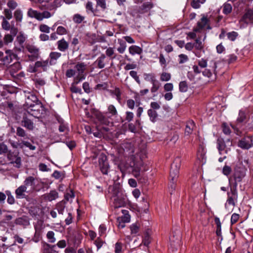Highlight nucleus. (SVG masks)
<instances>
[{
	"mask_svg": "<svg viewBox=\"0 0 253 253\" xmlns=\"http://www.w3.org/2000/svg\"><path fill=\"white\" fill-rule=\"evenodd\" d=\"M153 6V4L151 1L144 2L136 10L140 14L148 12Z\"/></svg>",
	"mask_w": 253,
	"mask_h": 253,
	"instance_id": "nucleus-17",
	"label": "nucleus"
},
{
	"mask_svg": "<svg viewBox=\"0 0 253 253\" xmlns=\"http://www.w3.org/2000/svg\"><path fill=\"white\" fill-rule=\"evenodd\" d=\"M95 116L97 121L101 125L109 126H112L113 124V123L109 121L101 112H96L95 113Z\"/></svg>",
	"mask_w": 253,
	"mask_h": 253,
	"instance_id": "nucleus-15",
	"label": "nucleus"
},
{
	"mask_svg": "<svg viewBox=\"0 0 253 253\" xmlns=\"http://www.w3.org/2000/svg\"><path fill=\"white\" fill-rule=\"evenodd\" d=\"M240 22H244L246 24L253 22V10H249L242 17Z\"/></svg>",
	"mask_w": 253,
	"mask_h": 253,
	"instance_id": "nucleus-22",
	"label": "nucleus"
},
{
	"mask_svg": "<svg viewBox=\"0 0 253 253\" xmlns=\"http://www.w3.org/2000/svg\"><path fill=\"white\" fill-rule=\"evenodd\" d=\"M7 159L11 164L14 165V166L19 168L21 166V158L19 156V152L11 151L9 150L6 156Z\"/></svg>",
	"mask_w": 253,
	"mask_h": 253,
	"instance_id": "nucleus-6",
	"label": "nucleus"
},
{
	"mask_svg": "<svg viewBox=\"0 0 253 253\" xmlns=\"http://www.w3.org/2000/svg\"><path fill=\"white\" fill-rule=\"evenodd\" d=\"M54 247L55 245H51L48 244H46L42 253H54L52 249Z\"/></svg>",
	"mask_w": 253,
	"mask_h": 253,
	"instance_id": "nucleus-54",
	"label": "nucleus"
},
{
	"mask_svg": "<svg viewBox=\"0 0 253 253\" xmlns=\"http://www.w3.org/2000/svg\"><path fill=\"white\" fill-rule=\"evenodd\" d=\"M58 197V194L55 190L51 191L50 193L45 195V198L49 201L54 200Z\"/></svg>",
	"mask_w": 253,
	"mask_h": 253,
	"instance_id": "nucleus-32",
	"label": "nucleus"
},
{
	"mask_svg": "<svg viewBox=\"0 0 253 253\" xmlns=\"http://www.w3.org/2000/svg\"><path fill=\"white\" fill-rule=\"evenodd\" d=\"M232 145V141L229 139H228L226 141L221 138H218L217 139V148L220 154H221L223 151L227 153L230 150Z\"/></svg>",
	"mask_w": 253,
	"mask_h": 253,
	"instance_id": "nucleus-5",
	"label": "nucleus"
},
{
	"mask_svg": "<svg viewBox=\"0 0 253 253\" xmlns=\"http://www.w3.org/2000/svg\"><path fill=\"white\" fill-rule=\"evenodd\" d=\"M33 117L23 113L21 121L22 126L29 130H33L35 128Z\"/></svg>",
	"mask_w": 253,
	"mask_h": 253,
	"instance_id": "nucleus-8",
	"label": "nucleus"
},
{
	"mask_svg": "<svg viewBox=\"0 0 253 253\" xmlns=\"http://www.w3.org/2000/svg\"><path fill=\"white\" fill-rule=\"evenodd\" d=\"M151 82L153 84V86L152 87L151 89V91L152 92H156L159 88V83L158 82V81H157L154 77H152L151 78Z\"/></svg>",
	"mask_w": 253,
	"mask_h": 253,
	"instance_id": "nucleus-37",
	"label": "nucleus"
},
{
	"mask_svg": "<svg viewBox=\"0 0 253 253\" xmlns=\"http://www.w3.org/2000/svg\"><path fill=\"white\" fill-rule=\"evenodd\" d=\"M16 40L19 43V44L23 47L22 45L26 40V37L24 36V34L21 32H20L19 33V35L17 37Z\"/></svg>",
	"mask_w": 253,
	"mask_h": 253,
	"instance_id": "nucleus-43",
	"label": "nucleus"
},
{
	"mask_svg": "<svg viewBox=\"0 0 253 253\" xmlns=\"http://www.w3.org/2000/svg\"><path fill=\"white\" fill-rule=\"evenodd\" d=\"M16 134L19 137L23 138L27 137V135L25 130L20 126L17 127L16 128Z\"/></svg>",
	"mask_w": 253,
	"mask_h": 253,
	"instance_id": "nucleus-39",
	"label": "nucleus"
},
{
	"mask_svg": "<svg viewBox=\"0 0 253 253\" xmlns=\"http://www.w3.org/2000/svg\"><path fill=\"white\" fill-rule=\"evenodd\" d=\"M96 7H100L102 11L107 9V4L105 0H96Z\"/></svg>",
	"mask_w": 253,
	"mask_h": 253,
	"instance_id": "nucleus-40",
	"label": "nucleus"
},
{
	"mask_svg": "<svg viewBox=\"0 0 253 253\" xmlns=\"http://www.w3.org/2000/svg\"><path fill=\"white\" fill-rule=\"evenodd\" d=\"M194 47L199 50H201L204 48V45L202 42L199 39H196L195 42L193 43Z\"/></svg>",
	"mask_w": 253,
	"mask_h": 253,
	"instance_id": "nucleus-44",
	"label": "nucleus"
},
{
	"mask_svg": "<svg viewBox=\"0 0 253 253\" xmlns=\"http://www.w3.org/2000/svg\"><path fill=\"white\" fill-rule=\"evenodd\" d=\"M39 28L40 31L42 32L46 33H49L50 28L46 25L42 24L40 26Z\"/></svg>",
	"mask_w": 253,
	"mask_h": 253,
	"instance_id": "nucleus-61",
	"label": "nucleus"
},
{
	"mask_svg": "<svg viewBox=\"0 0 253 253\" xmlns=\"http://www.w3.org/2000/svg\"><path fill=\"white\" fill-rule=\"evenodd\" d=\"M6 194L7 196V203L10 205L13 204L15 203V199L11 192L9 191H6Z\"/></svg>",
	"mask_w": 253,
	"mask_h": 253,
	"instance_id": "nucleus-50",
	"label": "nucleus"
},
{
	"mask_svg": "<svg viewBox=\"0 0 253 253\" xmlns=\"http://www.w3.org/2000/svg\"><path fill=\"white\" fill-rule=\"evenodd\" d=\"M14 17L16 22H21L23 19V12L20 9H16L14 12Z\"/></svg>",
	"mask_w": 253,
	"mask_h": 253,
	"instance_id": "nucleus-33",
	"label": "nucleus"
},
{
	"mask_svg": "<svg viewBox=\"0 0 253 253\" xmlns=\"http://www.w3.org/2000/svg\"><path fill=\"white\" fill-rule=\"evenodd\" d=\"M28 16L31 18H35L38 20H42L43 18H48L51 17V13L47 11H44L41 13L36 10L30 8L27 12Z\"/></svg>",
	"mask_w": 253,
	"mask_h": 253,
	"instance_id": "nucleus-7",
	"label": "nucleus"
},
{
	"mask_svg": "<svg viewBox=\"0 0 253 253\" xmlns=\"http://www.w3.org/2000/svg\"><path fill=\"white\" fill-rule=\"evenodd\" d=\"M48 64V60L45 61H37L33 70V72H36L37 71V69L40 67H42L43 68V70L45 71L46 69V67H47Z\"/></svg>",
	"mask_w": 253,
	"mask_h": 253,
	"instance_id": "nucleus-27",
	"label": "nucleus"
},
{
	"mask_svg": "<svg viewBox=\"0 0 253 253\" xmlns=\"http://www.w3.org/2000/svg\"><path fill=\"white\" fill-rule=\"evenodd\" d=\"M126 205V198L123 195L114 198V206L115 208L124 207Z\"/></svg>",
	"mask_w": 253,
	"mask_h": 253,
	"instance_id": "nucleus-19",
	"label": "nucleus"
},
{
	"mask_svg": "<svg viewBox=\"0 0 253 253\" xmlns=\"http://www.w3.org/2000/svg\"><path fill=\"white\" fill-rule=\"evenodd\" d=\"M86 8L87 10H90L92 12L95 16H97L96 14L97 10H94L93 7V3L91 1H88L86 4Z\"/></svg>",
	"mask_w": 253,
	"mask_h": 253,
	"instance_id": "nucleus-51",
	"label": "nucleus"
},
{
	"mask_svg": "<svg viewBox=\"0 0 253 253\" xmlns=\"http://www.w3.org/2000/svg\"><path fill=\"white\" fill-rule=\"evenodd\" d=\"M38 102H41L38 100L37 97L34 94H30L27 97L24 107L31 106V105H33V104H37Z\"/></svg>",
	"mask_w": 253,
	"mask_h": 253,
	"instance_id": "nucleus-23",
	"label": "nucleus"
},
{
	"mask_svg": "<svg viewBox=\"0 0 253 253\" xmlns=\"http://www.w3.org/2000/svg\"><path fill=\"white\" fill-rule=\"evenodd\" d=\"M76 74L75 70L70 69L66 71V76L68 78H71L74 76Z\"/></svg>",
	"mask_w": 253,
	"mask_h": 253,
	"instance_id": "nucleus-63",
	"label": "nucleus"
},
{
	"mask_svg": "<svg viewBox=\"0 0 253 253\" xmlns=\"http://www.w3.org/2000/svg\"><path fill=\"white\" fill-rule=\"evenodd\" d=\"M106 58V55L104 54L101 55L97 58L96 61L93 63V64L96 67L99 69H102L105 67L106 63L105 59Z\"/></svg>",
	"mask_w": 253,
	"mask_h": 253,
	"instance_id": "nucleus-21",
	"label": "nucleus"
},
{
	"mask_svg": "<svg viewBox=\"0 0 253 253\" xmlns=\"http://www.w3.org/2000/svg\"><path fill=\"white\" fill-rule=\"evenodd\" d=\"M129 52L133 55L135 54H140L142 52V49L136 45H131L128 48Z\"/></svg>",
	"mask_w": 253,
	"mask_h": 253,
	"instance_id": "nucleus-31",
	"label": "nucleus"
},
{
	"mask_svg": "<svg viewBox=\"0 0 253 253\" xmlns=\"http://www.w3.org/2000/svg\"><path fill=\"white\" fill-rule=\"evenodd\" d=\"M99 164L101 172L104 174H107L109 169V165L105 156L102 155L99 158Z\"/></svg>",
	"mask_w": 253,
	"mask_h": 253,
	"instance_id": "nucleus-11",
	"label": "nucleus"
},
{
	"mask_svg": "<svg viewBox=\"0 0 253 253\" xmlns=\"http://www.w3.org/2000/svg\"><path fill=\"white\" fill-rule=\"evenodd\" d=\"M25 192H31L27 189V187L21 185L15 190L16 197L17 199H24L26 198Z\"/></svg>",
	"mask_w": 253,
	"mask_h": 253,
	"instance_id": "nucleus-16",
	"label": "nucleus"
},
{
	"mask_svg": "<svg viewBox=\"0 0 253 253\" xmlns=\"http://www.w3.org/2000/svg\"><path fill=\"white\" fill-rule=\"evenodd\" d=\"M57 44L58 49L61 51H65L69 47V43L63 38L58 41Z\"/></svg>",
	"mask_w": 253,
	"mask_h": 253,
	"instance_id": "nucleus-30",
	"label": "nucleus"
},
{
	"mask_svg": "<svg viewBox=\"0 0 253 253\" xmlns=\"http://www.w3.org/2000/svg\"><path fill=\"white\" fill-rule=\"evenodd\" d=\"M212 64L210 66V67H211V69H205L204 70H202L200 68L199 66L194 65L193 67V69L194 72L196 74H199L201 72H202L203 75L205 76H207L208 77H210L212 75V72H213L215 75L216 74V72L215 71V69L216 68V64L215 61H212L211 63Z\"/></svg>",
	"mask_w": 253,
	"mask_h": 253,
	"instance_id": "nucleus-4",
	"label": "nucleus"
},
{
	"mask_svg": "<svg viewBox=\"0 0 253 253\" xmlns=\"http://www.w3.org/2000/svg\"><path fill=\"white\" fill-rule=\"evenodd\" d=\"M110 92H111V94L115 95L116 96L117 99L119 101H120L121 93L120 90L119 88H118V87L115 88L114 90H111Z\"/></svg>",
	"mask_w": 253,
	"mask_h": 253,
	"instance_id": "nucleus-48",
	"label": "nucleus"
},
{
	"mask_svg": "<svg viewBox=\"0 0 253 253\" xmlns=\"http://www.w3.org/2000/svg\"><path fill=\"white\" fill-rule=\"evenodd\" d=\"M103 243V240L100 237L97 238L94 241V244L97 247L98 250L101 248Z\"/></svg>",
	"mask_w": 253,
	"mask_h": 253,
	"instance_id": "nucleus-64",
	"label": "nucleus"
},
{
	"mask_svg": "<svg viewBox=\"0 0 253 253\" xmlns=\"http://www.w3.org/2000/svg\"><path fill=\"white\" fill-rule=\"evenodd\" d=\"M105 55L109 57L111 59H114L116 57V54L113 47H109L107 48L105 51Z\"/></svg>",
	"mask_w": 253,
	"mask_h": 253,
	"instance_id": "nucleus-34",
	"label": "nucleus"
},
{
	"mask_svg": "<svg viewBox=\"0 0 253 253\" xmlns=\"http://www.w3.org/2000/svg\"><path fill=\"white\" fill-rule=\"evenodd\" d=\"M42 108V103L41 102H38L37 104H33L31 105V106L24 107V113L27 115H30L31 117L35 118H37L40 116Z\"/></svg>",
	"mask_w": 253,
	"mask_h": 253,
	"instance_id": "nucleus-2",
	"label": "nucleus"
},
{
	"mask_svg": "<svg viewBox=\"0 0 253 253\" xmlns=\"http://www.w3.org/2000/svg\"><path fill=\"white\" fill-rule=\"evenodd\" d=\"M4 16H2L1 18H5L6 20H10L12 18V13L10 9L5 8L4 9L3 12Z\"/></svg>",
	"mask_w": 253,
	"mask_h": 253,
	"instance_id": "nucleus-41",
	"label": "nucleus"
},
{
	"mask_svg": "<svg viewBox=\"0 0 253 253\" xmlns=\"http://www.w3.org/2000/svg\"><path fill=\"white\" fill-rule=\"evenodd\" d=\"M180 159L179 158H176L174 160L173 163L171 165L170 170V183H171L169 187L170 193L175 189L176 179L178 177L179 169L180 167Z\"/></svg>",
	"mask_w": 253,
	"mask_h": 253,
	"instance_id": "nucleus-1",
	"label": "nucleus"
},
{
	"mask_svg": "<svg viewBox=\"0 0 253 253\" xmlns=\"http://www.w3.org/2000/svg\"><path fill=\"white\" fill-rule=\"evenodd\" d=\"M198 66L200 67L201 69H205V68L207 66V62L206 60L204 59H202L198 61Z\"/></svg>",
	"mask_w": 253,
	"mask_h": 253,
	"instance_id": "nucleus-60",
	"label": "nucleus"
},
{
	"mask_svg": "<svg viewBox=\"0 0 253 253\" xmlns=\"http://www.w3.org/2000/svg\"><path fill=\"white\" fill-rule=\"evenodd\" d=\"M109 191L112 194V197L113 198L123 195L120 192L119 186L117 185L110 186L109 187Z\"/></svg>",
	"mask_w": 253,
	"mask_h": 253,
	"instance_id": "nucleus-25",
	"label": "nucleus"
},
{
	"mask_svg": "<svg viewBox=\"0 0 253 253\" xmlns=\"http://www.w3.org/2000/svg\"><path fill=\"white\" fill-rule=\"evenodd\" d=\"M75 197V194L74 193L72 190H70L69 192H67L65 195V199L67 201H69L70 199L74 198Z\"/></svg>",
	"mask_w": 253,
	"mask_h": 253,
	"instance_id": "nucleus-59",
	"label": "nucleus"
},
{
	"mask_svg": "<svg viewBox=\"0 0 253 253\" xmlns=\"http://www.w3.org/2000/svg\"><path fill=\"white\" fill-rule=\"evenodd\" d=\"M209 20L207 17L203 16L201 19V21L198 22L196 28L193 30L195 32H200L203 28H205Z\"/></svg>",
	"mask_w": 253,
	"mask_h": 253,
	"instance_id": "nucleus-20",
	"label": "nucleus"
},
{
	"mask_svg": "<svg viewBox=\"0 0 253 253\" xmlns=\"http://www.w3.org/2000/svg\"><path fill=\"white\" fill-rule=\"evenodd\" d=\"M21 69V64L19 62H16L10 66L9 70L10 74L12 76H14V74Z\"/></svg>",
	"mask_w": 253,
	"mask_h": 253,
	"instance_id": "nucleus-29",
	"label": "nucleus"
},
{
	"mask_svg": "<svg viewBox=\"0 0 253 253\" xmlns=\"http://www.w3.org/2000/svg\"><path fill=\"white\" fill-rule=\"evenodd\" d=\"M195 127V124L193 121L190 120L187 122L185 129V135L189 136L193 132Z\"/></svg>",
	"mask_w": 253,
	"mask_h": 253,
	"instance_id": "nucleus-26",
	"label": "nucleus"
},
{
	"mask_svg": "<svg viewBox=\"0 0 253 253\" xmlns=\"http://www.w3.org/2000/svg\"><path fill=\"white\" fill-rule=\"evenodd\" d=\"M46 238L48 239V242L50 243H54L56 241L55 233L52 231H49L47 233Z\"/></svg>",
	"mask_w": 253,
	"mask_h": 253,
	"instance_id": "nucleus-38",
	"label": "nucleus"
},
{
	"mask_svg": "<svg viewBox=\"0 0 253 253\" xmlns=\"http://www.w3.org/2000/svg\"><path fill=\"white\" fill-rule=\"evenodd\" d=\"M34 81L36 85H39L40 86H42L45 84V81L41 78H36L34 80Z\"/></svg>",
	"mask_w": 253,
	"mask_h": 253,
	"instance_id": "nucleus-56",
	"label": "nucleus"
},
{
	"mask_svg": "<svg viewBox=\"0 0 253 253\" xmlns=\"http://www.w3.org/2000/svg\"><path fill=\"white\" fill-rule=\"evenodd\" d=\"M84 17L79 14H75L73 17V21L76 23H81L84 20Z\"/></svg>",
	"mask_w": 253,
	"mask_h": 253,
	"instance_id": "nucleus-49",
	"label": "nucleus"
},
{
	"mask_svg": "<svg viewBox=\"0 0 253 253\" xmlns=\"http://www.w3.org/2000/svg\"><path fill=\"white\" fill-rule=\"evenodd\" d=\"M9 150L7 146L4 143H0V155L8 153Z\"/></svg>",
	"mask_w": 253,
	"mask_h": 253,
	"instance_id": "nucleus-45",
	"label": "nucleus"
},
{
	"mask_svg": "<svg viewBox=\"0 0 253 253\" xmlns=\"http://www.w3.org/2000/svg\"><path fill=\"white\" fill-rule=\"evenodd\" d=\"M247 169L244 167H237L234 173V178L236 181H241L246 175Z\"/></svg>",
	"mask_w": 253,
	"mask_h": 253,
	"instance_id": "nucleus-14",
	"label": "nucleus"
},
{
	"mask_svg": "<svg viewBox=\"0 0 253 253\" xmlns=\"http://www.w3.org/2000/svg\"><path fill=\"white\" fill-rule=\"evenodd\" d=\"M171 78V75L169 73L163 72L160 77V80L162 81H168Z\"/></svg>",
	"mask_w": 253,
	"mask_h": 253,
	"instance_id": "nucleus-53",
	"label": "nucleus"
},
{
	"mask_svg": "<svg viewBox=\"0 0 253 253\" xmlns=\"http://www.w3.org/2000/svg\"><path fill=\"white\" fill-rule=\"evenodd\" d=\"M5 54L6 55L5 56H3L1 60L4 65L10 64L13 58L17 59V55L13 53L10 50H6Z\"/></svg>",
	"mask_w": 253,
	"mask_h": 253,
	"instance_id": "nucleus-12",
	"label": "nucleus"
},
{
	"mask_svg": "<svg viewBox=\"0 0 253 253\" xmlns=\"http://www.w3.org/2000/svg\"><path fill=\"white\" fill-rule=\"evenodd\" d=\"M1 26L2 28L5 30L8 31L10 30V24L8 22V21L5 19V18H3L2 21L1 23Z\"/></svg>",
	"mask_w": 253,
	"mask_h": 253,
	"instance_id": "nucleus-52",
	"label": "nucleus"
},
{
	"mask_svg": "<svg viewBox=\"0 0 253 253\" xmlns=\"http://www.w3.org/2000/svg\"><path fill=\"white\" fill-rule=\"evenodd\" d=\"M57 34L60 35L67 34V30L63 26H59L56 30Z\"/></svg>",
	"mask_w": 253,
	"mask_h": 253,
	"instance_id": "nucleus-58",
	"label": "nucleus"
},
{
	"mask_svg": "<svg viewBox=\"0 0 253 253\" xmlns=\"http://www.w3.org/2000/svg\"><path fill=\"white\" fill-rule=\"evenodd\" d=\"M253 145L252 139L250 136L243 138L238 143V146L245 149H249Z\"/></svg>",
	"mask_w": 253,
	"mask_h": 253,
	"instance_id": "nucleus-13",
	"label": "nucleus"
},
{
	"mask_svg": "<svg viewBox=\"0 0 253 253\" xmlns=\"http://www.w3.org/2000/svg\"><path fill=\"white\" fill-rule=\"evenodd\" d=\"M237 184L235 183L233 187H231L230 191L227 193V203L233 207L235 206L236 202L238 199V194L237 191Z\"/></svg>",
	"mask_w": 253,
	"mask_h": 253,
	"instance_id": "nucleus-9",
	"label": "nucleus"
},
{
	"mask_svg": "<svg viewBox=\"0 0 253 253\" xmlns=\"http://www.w3.org/2000/svg\"><path fill=\"white\" fill-rule=\"evenodd\" d=\"M249 119V115L244 111L240 110L236 120L237 125L242 123H246Z\"/></svg>",
	"mask_w": 253,
	"mask_h": 253,
	"instance_id": "nucleus-24",
	"label": "nucleus"
},
{
	"mask_svg": "<svg viewBox=\"0 0 253 253\" xmlns=\"http://www.w3.org/2000/svg\"><path fill=\"white\" fill-rule=\"evenodd\" d=\"M35 179L33 176H28L27 177L24 183V186L27 187V189L30 192L33 191L35 189Z\"/></svg>",
	"mask_w": 253,
	"mask_h": 253,
	"instance_id": "nucleus-18",
	"label": "nucleus"
},
{
	"mask_svg": "<svg viewBox=\"0 0 253 253\" xmlns=\"http://www.w3.org/2000/svg\"><path fill=\"white\" fill-rule=\"evenodd\" d=\"M118 42L119 43V46L118 47L117 50L120 53H123L126 49V43L125 42L121 40H118Z\"/></svg>",
	"mask_w": 253,
	"mask_h": 253,
	"instance_id": "nucleus-36",
	"label": "nucleus"
},
{
	"mask_svg": "<svg viewBox=\"0 0 253 253\" xmlns=\"http://www.w3.org/2000/svg\"><path fill=\"white\" fill-rule=\"evenodd\" d=\"M27 50L30 53L28 55L29 59L31 61L37 60L40 56L39 48L33 45H27L26 47Z\"/></svg>",
	"mask_w": 253,
	"mask_h": 253,
	"instance_id": "nucleus-10",
	"label": "nucleus"
},
{
	"mask_svg": "<svg viewBox=\"0 0 253 253\" xmlns=\"http://www.w3.org/2000/svg\"><path fill=\"white\" fill-rule=\"evenodd\" d=\"M108 112L111 114L112 116H115L117 114V110L113 105H110L108 106Z\"/></svg>",
	"mask_w": 253,
	"mask_h": 253,
	"instance_id": "nucleus-57",
	"label": "nucleus"
},
{
	"mask_svg": "<svg viewBox=\"0 0 253 253\" xmlns=\"http://www.w3.org/2000/svg\"><path fill=\"white\" fill-rule=\"evenodd\" d=\"M232 7L230 4L225 3L223 5V12L225 14H228L232 11Z\"/></svg>",
	"mask_w": 253,
	"mask_h": 253,
	"instance_id": "nucleus-47",
	"label": "nucleus"
},
{
	"mask_svg": "<svg viewBox=\"0 0 253 253\" xmlns=\"http://www.w3.org/2000/svg\"><path fill=\"white\" fill-rule=\"evenodd\" d=\"M147 113L150 117V120L153 122H155L158 117V114L156 111L153 109H150L148 110Z\"/></svg>",
	"mask_w": 253,
	"mask_h": 253,
	"instance_id": "nucleus-35",
	"label": "nucleus"
},
{
	"mask_svg": "<svg viewBox=\"0 0 253 253\" xmlns=\"http://www.w3.org/2000/svg\"><path fill=\"white\" fill-rule=\"evenodd\" d=\"M87 67V65L84 62H78L75 66L74 68L77 73V76L75 78V83L77 84L81 81L85 79L84 74Z\"/></svg>",
	"mask_w": 253,
	"mask_h": 253,
	"instance_id": "nucleus-3",
	"label": "nucleus"
},
{
	"mask_svg": "<svg viewBox=\"0 0 253 253\" xmlns=\"http://www.w3.org/2000/svg\"><path fill=\"white\" fill-rule=\"evenodd\" d=\"M179 90L181 92H186L188 89V85L185 81H182L179 84Z\"/></svg>",
	"mask_w": 253,
	"mask_h": 253,
	"instance_id": "nucleus-46",
	"label": "nucleus"
},
{
	"mask_svg": "<svg viewBox=\"0 0 253 253\" xmlns=\"http://www.w3.org/2000/svg\"><path fill=\"white\" fill-rule=\"evenodd\" d=\"M7 5L9 9L13 10L17 7L18 4L14 0H9L7 3Z\"/></svg>",
	"mask_w": 253,
	"mask_h": 253,
	"instance_id": "nucleus-55",
	"label": "nucleus"
},
{
	"mask_svg": "<svg viewBox=\"0 0 253 253\" xmlns=\"http://www.w3.org/2000/svg\"><path fill=\"white\" fill-rule=\"evenodd\" d=\"M240 217V215L237 213H233L231 217V223L232 225L237 222Z\"/></svg>",
	"mask_w": 253,
	"mask_h": 253,
	"instance_id": "nucleus-62",
	"label": "nucleus"
},
{
	"mask_svg": "<svg viewBox=\"0 0 253 253\" xmlns=\"http://www.w3.org/2000/svg\"><path fill=\"white\" fill-rule=\"evenodd\" d=\"M13 41V37L10 34H7L5 35L3 38L4 44L7 45L9 43L12 42Z\"/></svg>",
	"mask_w": 253,
	"mask_h": 253,
	"instance_id": "nucleus-42",
	"label": "nucleus"
},
{
	"mask_svg": "<svg viewBox=\"0 0 253 253\" xmlns=\"http://www.w3.org/2000/svg\"><path fill=\"white\" fill-rule=\"evenodd\" d=\"M61 56V54L58 52H51L49 54V64L50 65H55L57 62V60Z\"/></svg>",
	"mask_w": 253,
	"mask_h": 253,
	"instance_id": "nucleus-28",
	"label": "nucleus"
}]
</instances>
